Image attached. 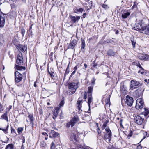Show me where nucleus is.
<instances>
[{
	"label": "nucleus",
	"instance_id": "obj_1",
	"mask_svg": "<svg viewBox=\"0 0 149 149\" xmlns=\"http://www.w3.org/2000/svg\"><path fill=\"white\" fill-rule=\"evenodd\" d=\"M79 82L77 81H75L74 82L70 83L68 84V88L70 89V91L69 92V94L71 95L74 93L76 91V89L78 88V85Z\"/></svg>",
	"mask_w": 149,
	"mask_h": 149
},
{
	"label": "nucleus",
	"instance_id": "obj_2",
	"mask_svg": "<svg viewBox=\"0 0 149 149\" xmlns=\"http://www.w3.org/2000/svg\"><path fill=\"white\" fill-rule=\"evenodd\" d=\"M134 120L135 122L137 124L139 125H141L145 123L146 121L144 120L143 118L139 115H137L134 117Z\"/></svg>",
	"mask_w": 149,
	"mask_h": 149
},
{
	"label": "nucleus",
	"instance_id": "obj_3",
	"mask_svg": "<svg viewBox=\"0 0 149 149\" xmlns=\"http://www.w3.org/2000/svg\"><path fill=\"white\" fill-rule=\"evenodd\" d=\"M79 120L78 117L77 116H75L69 122L66 124V126L68 127H69L70 126L72 127Z\"/></svg>",
	"mask_w": 149,
	"mask_h": 149
},
{
	"label": "nucleus",
	"instance_id": "obj_4",
	"mask_svg": "<svg viewBox=\"0 0 149 149\" xmlns=\"http://www.w3.org/2000/svg\"><path fill=\"white\" fill-rule=\"evenodd\" d=\"M143 99L141 98H139L136 101V108L137 109H141L143 107Z\"/></svg>",
	"mask_w": 149,
	"mask_h": 149
},
{
	"label": "nucleus",
	"instance_id": "obj_5",
	"mask_svg": "<svg viewBox=\"0 0 149 149\" xmlns=\"http://www.w3.org/2000/svg\"><path fill=\"white\" fill-rule=\"evenodd\" d=\"M14 74L15 82L17 83H19L21 81L22 79V74L18 71L15 72Z\"/></svg>",
	"mask_w": 149,
	"mask_h": 149
},
{
	"label": "nucleus",
	"instance_id": "obj_6",
	"mask_svg": "<svg viewBox=\"0 0 149 149\" xmlns=\"http://www.w3.org/2000/svg\"><path fill=\"white\" fill-rule=\"evenodd\" d=\"M140 86V83L136 80H132L131 81V84L130 86V89H136Z\"/></svg>",
	"mask_w": 149,
	"mask_h": 149
},
{
	"label": "nucleus",
	"instance_id": "obj_7",
	"mask_svg": "<svg viewBox=\"0 0 149 149\" xmlns=\"http://www.w3.org/2000/svg\"><path fill=\"white\" fill-rule=\"evenodd\" d=\"M6 15L0 13V28L4 27L5 24Z\"/></svg>",
	"mask_w": 149,
	"mask_h": 149
},
{
	"label": "nucleus",
	"instance_id": "obj_8",
	"mask_svg": "<svg viewBox=\"0 0 149 149\" xmlns=\"http://www.w3.org/2000/svg\"><path fill=\"white\" fill-rule=\"evenodd\" d=\"M132 64L134 65H136L139 67L140 69L143 70V71H142L141 72V74H146V70L142 67L141 66L139 63L137 61H135L134 62H133L132 63Z\"/></svg>",
	"mask_w": 149,
	"mask_h": 149
},
{
	"label": "nucleus",
	"instance_id": "obj_9",
	"mask_svg": "<svg viewBox=\"0 0 149 149\" xmlns=\"http://www.w3.org/2000/svg\"><path fill=\"white\" fill-rule=\"evenodd\" d=\"M126 103L129 106H131L133 102V98L130 97L129 96L127 95L126 97Z\"/></svg>",
	"mask_w": 149,
	"mask_h": 149
},
{
	"label": "nucleus",
	"instance_id": "obj_10",
	"mask_svg": "<svg viewBox=\"0 0 149 149\" xmlns=\"http://www.w3.org/2000/svg\"><path fill=\"white\" fill-rule=\"evenodd\" d=\"M138 58L140 60H149V56L147 54H140L138 55Z\"/></svg>",
	"mask_w": 149,
	"mask_h": 149
},
{
	"label": "nucleus",
	"instance_id": "obj_11",
	"mask_svg": "<svg viewBox=\"0 0 149 149\" xmlns=\"http://www.w3.org/2000/svg\"><path fill=\"white\" fill-rule=\"evenodd\" d=\"M23 59L22 54H19L18 55L16 62L18 65H21L23 64Z\"/></svg>",
	"mask_w": 149,
	"mask_h": 149
},
{
	"label": "nucleus",
	"instance_id": "obj_12",
	"mask_svg": "<svg viewBox=\"0 0 149 149\" xmlns=\"http://www.w3.org/2000/svg\"><path fill=\"white\" fill-rule=\"evenodd\" d=\"M16 47L17 49L23 52H25L27 49L26 47L24 45H18Z\"/></svg>",
	"mask_w": 149,
	"mask_h": 149
},
{
	"label": "nucleus",
	"instance_id": "obj_13",
	"mask_svg": "<svg viewBox=\"0 0 149 149\" xmlns=\"http://www.w3.org/2000/svg\"><path fill=\"white\" fill-rule=\"evenodd\" d=\"M77 43V41L76 40H73L69 44L68 46V48H70L73 49L76 45Z\"/></svg>",
	"mask_w": 149,
	"mask_h": 149
},
{
	"label": "nucleus",
	"instance_id": "obj_14",
	"mask_svg": "<svg viewBox=\"0 0 149 149\" xmlns=\"http://www.w3.org/2000/svg\"><path fill=\"white\" fill-rule=\"evenodd\" d=\"M70 17L71 19V21L74 23H75L76 22H78V20L80 18V17L79 16H76L75 17L74 16L70 15Z\"/></svg>",
	"mask_w": 149,
	"mask_h": 149
},
{
	"label": "nucleus",
	"instance_id": "obj_15",
	"mask_svg": "<svg viewBox=\"0 0 149 149\" xmlns=\"http://www.w3.org/2000/svg\"><path fill=\"white\" fill-rule=\"evenodd\" d=\"M59 109V107H57L55 108V109L53 112V115L54 116L53 117V118L54 119H55L58 116Z\"/></svg>",
	"mask_w": 149,
	"mask_h": 149
},
{
	"label": "nucleus",
	"instance_id": "obj_16",
	"mask_svg": "<svg viewBox=\"0 0 149 149\" xmlns=\"http://www.w3.org/2000/svg\"><path fill=\"white\" fill-rule=\"evenodd\" d=\"M142 32L145 34H147L149 32V24L146 26L143 25V31Z\"/></svg>",
	"mask_w": 149,
	"mask_h": 149
},
{
	"label": "nucleus",
	"instance_id": "obj_17",
	"mask_svg": "<svg viewBox=\"0 0 149 149\" xmlns=\"http://www.w3.org/2000/svg\"><path fill=\"white\" fill-rule=\"evenodd\" d=\"M58 133L54 130H52L49 133V137L55 138L58 135Z\"/></svg>",
	"mask_w": 149,
	"mask_h": 149
},
{
	"label": "nucleus",
	"instance_id": "obj_18",
	"mask_svg": "<svg viewBox=\"0 0 149 149\" xmlns=\"http://www.w3.org/2000/svg\"><path fill=\"white\" fill-rule=\"evenodd\" d=\"M15 68H16V69L17 70L19 71L20 72L24 71L26 69L25 67L19 66L17 65H15Z\"/></svg>",
	"mask_w": 149,
	"mask_h": 149
},
{
	"label": "nucleus",
	"instance_id": "obj_19",
	"mask_svg": "<svg viewBox=\"0 0 149 149\" xmlns=\"http://www.w3.org/2000/svg\"><path fill=\"white\" fill-rule=\"evenodd\" d=\"M70 140L73 142H76L77 141L76 136L74 133H71L70 136Z\"/></svg>",
	"mask_w": 149,
	"mask_h": 149
},
{
	"label": "nucleus",
	"instance_id": "obj_20",
	"mask_svg": "<svg viewBox=\"0 0 149 149\" xmlns=\"http://www.w3.org/2000/svg\"><path fill=\"white\" fill-rule=\"evenodd\" d=\"M144 24L138 23L137 25H136V30H138V31H143V29Z\"/></svg>",
	"mask_w": 149,
	"mask_h": 149
},
{
	"label": "nucleus",
	"instance_id": "obj_21",
	"mask_svg": "<svg viewBox=\"0 0 149 149\" xmlns=\"http://www.w3.org/2000/svg\"><path fill=\"white\" fill-rule=\"evenodd\" d=\"M7 113L5 112L3 115L1 116L0 119H4L6 120L7 122L8 121V118L7 116Z\"/></svg>",
	"mask_w": 149,
	"mask_h": 149
},
{
	"label": "nucleus",
	"instance_id": "obj_22",
	"mask_svg": "<svg viewBox=\"0 0 149 149\" xmlns=\"http://www.w3.org/2000/svg\"><path fill=\"white\" fill-rule=\"evenodd\" d=\"M82 101V100H78L77 102L78 109L79 111H81V112L82 111L81 109V108L82 107L81 103Z\"/></svg>",
	"mask_w": 149,
	"mask_h": 149
},
{
	"label": "nucleus",
	"instance_id": "obj_23",
	"mask_svg": "<svg viewBox=\"0 0 149 149\" xmlns=\"http://www.w3.org/2000/svg\"><path fill=\"white\" fill-rule=\"evenodd\" d=\"M130 40L132 45L133 47L135 48V44L136 42V41L134 40V37L132 36L131 37Z\"/></svg>",
	"mask_w": 149,
	"mask_h": 149
},
{
	"label": "nucleus",
	"instance_id": "obj_24",
	"mask_svg": "<svg viewBox=\"0 0 149 149\" xmlns=\"http://www.w3.org/2000/svg\"><path fill=\"white\" fill-rule=\"evenodd\" d=\"M91 94H90L88 96V104L89 106V111L90 110V104L91 103V102L92 98V97Z\"/></svg>",
	"mask_w": 149,
	"mask_h": 149
},
{
	"label": "nucleus",
	"instance_id": "obj_25",
	"mask_svg": "<svg viewBox=\"0 0 149 149\" xmlns=\"http://www.w3.org/2000/svg\"><path fill=\"white\" fill-rule=\"evenodd\" d=\"M83 9L82 8H77L74 9V12L76 13H82L83 11Z\"/></svg>",
	"mask_w": 149,
	"mask_h": 149
},
{
	"label": "nucleus",
	"instance_id": "obj_26",
	"mask_svg": "<svg viewBox=\"0 0 149 149\" xmlns=\"http://www.w3.org/2000/svg\"><path fill=\"white\" fill-rule=\"evenodd\" d=\"M115 54V52L112 50H109L107 52V54L110 56H113Z\"/></svg>",
	"mask_w": 149,
	"mask_h": 149
},
{
	"label": "nucleus",
	"instance_id": "obj_27",
	"mask_svg": "<svg viewBox=\"0 0 149 149\" xmlns=\"http://www.w3.org/2000/svg\"><path fill=\"white\" fill-rule=\"evenodd\" d=\"M14 146L13 144H9L6 146L5 149H14Z\"/></svg>",
	"mask_w": 149,
	"mask_h": 149
},
{
	"label": "nucleus",
	"instance_id": "obj_28",
	"mask_svg": "<svg viewBox=\"0 0 149 149\" xmlns=\"http://www.w3.org/2000/svg\"><path fill=\"white\" fill-rule=\"evenodd\" d=\"M130 13L128 12L123 13L122 15V17L123 18H126L130 15Z\"/></svg>",
	"mask_w": 149,
	"mask_h": 149
},
{
	"label": "nucleus",
	"instance_id": "obj_29",
	"mask_svg": "<svg viewBox=\"0 0 149 149\" xmlns=\"http://www.w3.org/2000/svg\"><path fill=\"white\" fill-rule=\"evenodd\" d=\"M4 40L3 35L2 34H0V45L3 44Z\"/></svg>",
	"mask_w": 149,
	"mask_h": 149
},
{
	"label": "nucleus",
	"instance_id": "obj_30",
	"mask_svg": "<svg viewBox=\"0 0 149 149\" xmlns=\"http://www.w3.org/2000/svg\"><path fill=\"white\" fill-rule=\"evenodd\" d=\"M28 117L30 120L31 123H32L33 124V115L31 114H29L28 116Z\"/></svg>",
	"mask_w": 149,
	"mask_h": 149
},
{
	"label": "nucleus",
	"instance_id": "obj_31",
	"mask_svg": "<svg viewBox=\"0 0 149 149\" xmlns=\"http://www.w3.org/2000/svg\"><path fill=\"white\" fill-rule=\"evenodd\" d=\"M111 135L112 134H107L104 135V137L106 139H108L110 140Z\"/></svg>",
	"mask_w": 149,
	"mask_h": 149
},
{
	"label": "nucleus",
	"instance_id": "obj_32",
	"mask_svg": "<svg viewBox=\"0 0 149 149\" xmlns=\"http://www.w3.org/2000/svg\"><path fill=\"white\" fill-rule=\"evenodd\" d=\"M93 88V86L88 88V92L89 93L91 94L92 92Z\"/></svg>",
	"mask_w": 149,
	"mask_h": 149
},
{
	"label": "nucleus",
	"instance_id": "obj_33",
	"mask_svg": "<svg viewBox=\"0 0 149 149\" xmlns=\"http://www.w3.org/2000/svg\"><path fill=\"white\" fill-rule=\"evenodd\" d=\"M81 42H82L81 49H84L85 47V41L83 39H81Z\"/></svg>",
	"mask_w": 149,
	"mask_h": 149
},
{
	"label": "nucleus",
	"instance_id": "obj_34",
	"mask_svg": "<svg viewBox=\"0 0 149 149\" xmlns=\"http://www.w3.org/2000/svg\"><path fill=\"white\" fill-rule=\"evenodd\" d=\"M69 65H68L67 67V68H66V70L65 71V73L64 75V79H65V77L66 76V75L68 74L69 72V70L68 68V67H69Z\"/></svg>",
	"mask_w": 149,
	"mask_h": 149
},
{
	"label": "nucleus",
	"instance_id": "obj_35",
	"mask_svg": "<svg viewBox=\"0 0 149 149\" xmlns=\"http://www.w3.org/2000/svg\"><path fill=\"white\" fill-rule=\"evenodd\" d=\"M12 42L16 46V47L17 46V45H17V40L15 39H13L12 40Z\"/></svg>",
	"mask_w": 149,
	"mask_h": 149
},
{
	"label": "nucleus",
	"instance_id": "obj_36",
	"mask_svg": "<svg viewBox=\"0 0 149 149\" xmlns=\"http://www.w3.org/2000/svg\"><path fill=\"white\" fill-rule=\"evenodd\" d=\"M64 103V101L63 100H62L60 102V103L59 104V106H58V107H59V109H60V108L61 107H63Z\"/></svg>",
	"mask_w": 149,
	"mask_h": 149
},
{
	"label": "nucleus",
	"instance_id": "obj_37",
	"mask_svg": "<svg viewBox=\"0 0 149 149\" xmlns=\"http://www.w3.org/2000/svg\"><path fill=\"white\" fill-rule=\"evenodd\" d=\"M108 121L106 120L102 126V128L103 129H104L107 126V124L108 123Z\"/></svg>",
	"mask_w": 149,
	"mask_h": 149
},
{
	"label": "nucleus",
	"instance_id": "obj_38",
	"mask_svg": "<svg viewBox=\"0 0 149 149\" xmlns=\"http://www.w3.org/2000/svg\"><path fill=\"white\" fill-rule=\"evenodd\" d=\"M12 106L10 105L6 109V112L7 113H8L10 110L11 109Z\"/></svg>",
	"mask_w": 149,
	"mask_h": 149
},
{
	"label": "nucleus",
	"instance_id": "obj_39",
	"mask_svg": "<svg viewBox=\"0 0 149 149\" xmlns=\"http://www.w3.org/2000/svg\"><path fill=\"white\" fill-rule=\"evenodd\" d=\"M105 130L108 134H111V132L109 127H107L105 129Z\"/></svg>",
	"mask_w": 149,
	"mask_h": 149
},
{
	"label": "nucleus",
	"instance_id": "obj_40",
	"mask_svg": "<svg viewBox=\"0 0 149 149\" xmlns=\"http://www.w3.org/2000/svg\"><path fill=\"white\" fill-rule=\"evenodd\" d=\"M23 130V128L22 127H19L17 129V131L19 134H20V133L22 132Z\"/></svg>",
	"mask_w": 149,
	"mask_h": 149
},
{
	"label": "nucleus",
	"instance_id": "obj_41",
	"mask_svg": "<svg viewBox=\"0 0 149 149\" xmlns=\"http://www.w3.org/2000/svg\"><path fill=\"white\" fill-rule=\"evenodd\" d=\"M95 60H96L95 59L92 63V65L94 68H96V66L98 65V64L97 63H95Z\"/></svg>",
	"mask_w": 149,
	"mask_h": 149
},
{
	"label": "nucleus",
	"instance_id": "obj_42",
	"mask_svg": "<svg viewBox=\"0 0 149 149\" xmlns=\"http://www.w3.org/2000/svg\"><path fill=\"white\" fill-rule=\"evenodd\" d=\"M8 127L9 126L8 125L7 126L6 128L5 129H4L3 130V131L5 134H7L8 133L7 131L8 130Z\"/></svg>",
	"mask_w": 149,
	"mask_h": 149
},
{
	"label": "nucleus",
	"instance_id": "obj_43",
	"mask_svg": "<svg viewBox=\"0 0 149 149\" xmlns=\"http://www.w3.org/2000/svg\"><path fill=\"white\" fill-rule=\"evenodd\" d=\"M132 134H133L131 130H130V131H129L128 134L127 133L126 135H128V136L131 137L132 136Z\"/></svg>",
	"mask_w": 149,
	"mask_h": 149
},
{
	"label": "nucleus",
	"instance_id": "obj_44",
	"mask_svg": "<svg viewBox=\"0 0 149 149\" xmlns=\"http://www.w3.org/2000/svg\"><path fill=\"white\" fill-rule=\"evenodd\" d=\"M25 33V30L24 29H22L21 30V33L22 35V37L24 36Z\"/></svg>",
	"mask_w": 149,
	"mask_h": 149
},
{
	"label": "nucleus",
	"instance_id": "obj_45",
	"mask_svg": "<svg viewBox=\"0 0 149 149\" xmlns=\"http://www.w3.org/2000/svg\"><path fill=\"white\" fill-rule=\"evenodd\" d=\"M102 8L104 9H107V8H109V7H108V6L107 5L103 4L102 5Z\"/></svg>",
	"mask_w": 149,
	"mask_h": 149
},
{
	"label": "nucleus",
	"instance_id": "obj_46",
	"mask_svg": "<svg viewBox=\"0 0 149 149\" xmlns=\"http://www.w3.org/2000/svg\"><path fill=\"white\" fill-rule=\"evenodd\" d=\"M55 145L54 142H52L51 144L50 148L51 149H53L54 148Z\"/></svg>",
	"mask_w": 149,
	"mask_h": 149
},
{
	"label": "nucleus",
	"instance_id": "obj_47",
	"mask_svg": "<svg viewBox=\"0 0 149 149\" xmlns=\"http://www.w3.org/2000/svg\"><path fill=\"white\" fill-rule=\"evenodd\" d=\"M95 80H96V79L94 77L91 80V83L93 84V85H94L95 84Z\"/></svg>",
	"mask_w": 149,
	"mask_h": 149
},
{
	"label": "nucleus",
	"instance_id": "obj_48",
	"mask_svg": "<svg viewBox=\"0 0 149 149\" xmlns=\"http://www.w3.org/2000/svg\"><path fill=\"white\" fill-rule=\"evenodd\" d=\"M48 73H49L51 77H54V75H53L54 72H50L49 71H48Z\"/></svg>",
	"mask_w": 149,
	"mask_h": 149
},
{
	"label": "nucleus",
	"instance_id": "obj_49",
	"mask_svg": "<svg viewBox=\"0 0 149 149\" xmlns=\"http://www.w3.org/2000/svg\"><path fill=\"white\" fill-rule=\"evenodd\" d=\"M11 133H15V130L12 127H11Z\"/></svg>",
	"mask_w": 149,
	"mask_h": 149
},
{
	"label": "nucleus",
	"instance_id": "obj_50",
	"mask_svg": "<svg viewBox=\"0 0 149 149\" xmlns=\"http://www.w3.org/2000/svg\"><path fill=\"white\" fill-rule=\"evenodd\" d=\"M84 98L85 99H86L87 98V94L86 92H85L84 94Z\"/></svg>",
	"mask_w": 149,
	"mask_h": 149
},
{
	"label": "nucleus",
	"instance_id": "obj_51",
	"mask_svg": "<svg viewBox=\"0 0 149 149\" xmlns=\"http://www.w3.org/2000/svg\"><path fill=\"white\" fill-rule=\"evenodd\" d=\"M75 71L74 70V71L72 73H71V74L70 75V77H69V79L72 76V75L75 74Z\"/></svg>",
	"mask_w": 149,
	"mask_h": 149
},
{
	"label": "nucleus",
	"instance_id": "obj_52",
	"mask_svg": "<svg viewBox=\"0 0 149 149\" xmlns=\"http://www.w3.org/2000/svg\"><path fill=\"white\" fill-rule=\"evenodd\" d=\"M142 148V146L140 145H139L137 146V149H141Z\"/></svg>",
	"mask_w": 149,
	"mask_h": 149
},
{
	"label": "nucleus",
	"instance_id": "obj_53",
	"mask_svg": "<svg viewBox=\"0 0 149 149\" xmlns=\"http://www.w3.org/2000/svg\"><path fill=\"white\" fill-rule=\"evenodd\" d=\"M88 14H87V13H83V18H85L86 17V15H88Z\"/></svg>",
	"mask_w": 149,
	"mask_h": 149
},
{
	"label": "nucleus",
	"instance_id": "obj_54",
	"mask_svg": "<svg viewBox=\"0 0 149 149\" xmlns=\"http://www.w3.org/2000/svg\"><path fill=\"white\" fill-rule=\"evenodd\" d=\"M144 109H145V111H146V114H148L149 112L148 111V110L147 109H146L145 108Z\"/></svg>",
	"mask_w": 149,
	"mask_h": 149
},
{
	"label": "nucleus",
	"instance_id": "obj_55",
	"mask_svg": "<svg viewBox=\"0 0 149 149\" xmlns=\"http://www.w3.org/2000/svg\"><path fill=\"white\" fill-rule=\"evenodd\" d=\"M97 132L99 134H100L101 133L100 130L99 128H98L97 129Z\"/></svg>",
	"mask_w": 149,
	"mask_h": 149
},
{
	"label": "nucleus",
	"instance_id": "obj_56",
	"mask_svg": "<svg viewBox=\"0 0 149 149\" xmlns=\"http://www.w3.org/2000/svg\"><path fill=\"white\" fill-rule=\"evenodd\" d=\"M2 107L1 106V104H0V112H2L3 111V109H2Z\"/></svg>",
	"mask_w": 149,
	"mask_h": 149
},
{
	"label": "nucleus",
	"instance_id": "obj_57",
	"mask_svg": "<svg viewBox=\"0 0 149 149\" xmlns=\"http://www.w3.org/2000/svg\"><path fill=\"white\" fill-rule=\"evenodd\" d=\"M122 120L121 119L120 121V127H123V126L122 125Z\"/></svg>",
	"mask_w": 149,
	"mask_h": 149
},
{
	"label": "nucleus",
	"instance_id": "obj_58",
	"mask_svg": "<svg viewBox=\"0 0 149 149\" xmlns=\"http://www.w3.org/2000/svg\"><path fill=\"white\" fill-rule=\"evenodd\" d=\"M84 65L85 68L87 67V65L86 64H84Z\"/></svg>",
	"mask_w": 149,
	"mask_h": 149
},
{
	"label": "nucleus",
	"instance_id": "obj_59",
	"mask_svg": "<svg viewBox=\"0 0 149 149\" xmlns=\"http://www.w3.org/2000/svg\"><path fill=\"white\" fill-rule=\"evenodd\" d=\"M25 142V139L24 138V139H23V140H22V143H24Z\"/></svg>",
	"mask_w": 149,
	"mask_h": 149
},
{
	"label": "nucleus",
	"instance_id": "obj_60",
	"mask_svg": "<svg viewBox=\"0 0 149 149\" xmlns=\"http://www.w3.org/2000/svg\"><path fill=\"white\" fill-rule=\"evenodd\" d=\"M42 134L44 135H45V134L47 135V134L46 133L44 132L42 133ZM47 135V136L48 135Z\"/></svg>",
	"mask_w": 149,
	"mask_h": 149
},
{
	"label": "nucleus",
	"instance_id": "obj_61",
	"mask_svg": "<svg viewBox=\"0 0 149 149\" xmlns=\"http://www.w3.org/2000/svg\"><path fill=\"white\" fill-rule=\"evenodd\" d=\"M34 86L35 87H36V82H34Z\"/></svg>",
	"mask_w": 149,
	"mask_h": 149
},
{
	"label": "nucleus",
	"instance_id": "obj_62",
	"mask_svg": "<svg viewBox=\"0 0 149 149\" xmlns=\"http://www.w3.org/2000/svg\"><path fill=\"white\" fill-rule=\"evenodd\" d=\"M17 85L18 86H22V84H20V85H19V84H17Z\"/></svg>",
	"mask_w": 149,
	"mask_h": 149
},
{
	"label": "nucleus",
	"instance_id": "obj_63",
	"mask_svg": "<svg viewBox=\"0 0 149 149\" xmlns=\"http://www.w3.org/2000/svg\"><path fill=\"white\" fill-rule=\"evenodd\" d=\"M141 70H139V71H138V73H141Z\"/></svg>",
	"mask_w": 149,
	"mask_h": 149
},
{
	"label": "nucleus",
	"instance_id": "obj_64",
	"mask_svg": "<svg viewBox=\"0 0 149 149\" xmlns=\"http://www.w3.org/2000/svg\"><path fill=\"white\" fill-rule=\"evenodd\" d=\"M47 105H50V103H49V102H48V103H47Z\"/></svg>",
	"mask_w": 149,
	"mask_h": 149
}]
</instances>
